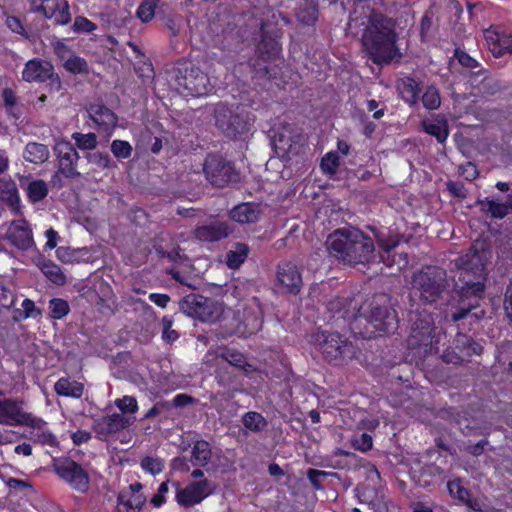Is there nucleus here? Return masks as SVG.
<instances>
[{"label": "nucleus", "mask_w": 512, "mask_h": 512, "mask_svg": "<svg viewBox=\"0 0 512 512\" xmlns=\"http://www.w3.org/2000/svg\"><path fill=\"white\" fill-rule=\"evenodd\" d=\"M362 26L361 48L374 64L384 66L400 61L402 53L397 45V22L377 9H367L359 17L350 16L349 26Z\"/></svg>", "instance_id": "f257e3e1"}, {"label": "nucleus", "mask_w": 512, "mask_h": 512, "mask_svg": "<svg viewBox=\"0 0 512 512\" xmlns=\"http://www.w3.org/2000/svg\"><path fill=\"white\" fill-rule=\"evenodd\" d=\"M457 266L459 275L454 288L461 300V305L451 311V319L453 322H458L469 318V323L472 324L485 315L483 310L478 311L479 300L485 289V262L482 255L471 248L458 258Z\"/></svg>", "instance_id": "f03ea898"}, {"label": "nucleus", "mask_w": 512, "mask_h": 512, "mask_svg": "<svg viewBox=\"0 0 512 512\" xmlns=\"http://www.w3.org/2000/svg\"><path fill=\"white\" fill-rule=\"evenodd\" d=\"M326 245L331 256L350 266L369 264L376 258L373 239L357 228L334 230L328 236Z\"/></svg>", "instance_id": "7ed1b4c3"}, {"label": "nucleus", "mask_w": 512, "mask_h": 512, "mask_svg": "<svg viewBox=\"0 0 512 512\" xmlns=\"http://www.w3.org/2000/svg\"><path fill=\"white\" fill-rule=\"evenodd\" d=\"M310 343L329 365L335 367L347 365L360 352L353 342L338 332L317 331L311 335Z\"/></svg>", "instance_id": "20e7f679"}, {"label": "nucleus", "mask_w": 512, "mask_h": 512, "mask_svg": "<svg viewBox=\"0 0 512 512\" xmlns=\"http://www.w3.org/2000/svg\"><path fill=\"white\" fill-rule=\"evenodd\" d=\"M356 319H365L373 328L368 334H389L398 328V317L390 298L386 294H376L368 303L362 304L355 314Z\"/></svg>", "instance_id": "39448f33"}, {"label": "nucleus", "mask_w": 512, "mask_h": 512, "mask_svg": "<svg viewBox=\"0 0 512 512\" xmlns=\"http://www.w3.org/2000/svg\"><path fill=\"white\" fill-rule=\"evenodd\" d=\"M449 287L447 273L437 266H425L413 273L412 292L427 304L437 303L443 299Z\"/></svg>", "instance_id": "423d86ee"}, {"label": "nucleus", "mask_w": 512, "mask_h": 512, "mask_svg": "<svg viewBox=\"0 0 512 512\" xmlns=\"http://www.w3.org/2000/svg\"><path fill=\"white\" fill-rule=\"evenodd\" d=\"M214 119L216 127L224 136L235 140H245L255 120L254 116L243 108H232L225 103L216 105Z\"/></svg>", "instance_id": "0eeeda50"}, {"label": "nucleus", "mask_w": 512, "mask_h": 512, "mask_svg": "<svg viewBox=\"0 0 512 512\" xmlns=\"http://www.w3.org/2000/svg\"><path fill=\"white\" fill-rule=\"evenodd\" d=\"M411 333L407 339L410 349H416L426 355L439 354V338L435 335L436 327L431 314L422 311H410Z\"/></svg>", "instance_id": "6e6552de"}, {"label": "nucleus", "mask_w": 512, "mask_h": 512, "mask_svg": "<svg viewBox=\"0 0 512 512\" xmlns=\"http://www.w3.org/2000/svg\"><path fill=\"white\" fill-rule=\"evenodd\" d=\"M25 402L20 398L6 397L0 390V425L26 426L33 429H41L46 423L42 418L24 409Z\"/></svg>", "instance_id": "1a4fd4ad"}, {"label": "nucleus", "mask_w": 512, "mask_h": 512, "mask_svg": "<svg viewBox=\"0 0 512 512\" xmlns=\"http://www.w3.org/2000/svg\"><path fill=\"white\" fill-rule=\"evenodd\" d=\"M203 171L210 184L217 188H225L240 181V172L235 164L219 154L206 156Z\"/></svg>", "instance_id": "9d476101"}, {"label": "nucleus", "mask_w": 512, "mask_h": 512, "mask_svg": "<svg viewBox=\"0 0 512 512\" xmlns=\"http://www.w3.org/2000/svg\"><path fill=\"white\" fill-rule=\"evenodd\" d=\"M174 80L178 89L186 95L201 97L207 95L211 90L210 79L199 67L180 65L174 70Z\"/></svg>", "instance_id": "9b49d317"}, {"label": "nucleus", "mask_w": 512, "mask_h": 512, "mask_svg": "<svg viewBox=\"0 0 512 512\" xmlns=\"http://www.w3.org/2000/svg\"><path fill=\"white\" fill-rule=\"evenodd\" d=\"M54 473L71 489L86 493L90 488L88 471L70 457H53L51 463Z\"/></svg>", "instance_id": "f8f14e48"}, {"label": "nucleus", "mask_w": 512, "mask_h": 512, "mask_svg": "<svg viewBox=\"0 0 512 512\" xmlns=\"http://www.w3.org/2000/svg\"><path fill=\"white\" fill-rule=\"evenodd\" d=\"M180 310L203 322H215L223 312L221 304L214 299L193 293L186 295L180 301Z\"/></svg>", "instance_id": "ddd939ff"}, {"label": "nucleus", "mask_w": 512, "mask_h": 512, "mask_svg": "<svg viewBox=\"0 0 512 512\" xmlns=\"http://www.w3.org/2000/svg\"><path fill=\"white\" fill-rule=\"evenodd\" d=\"M22 80L27 83H48L49 90L58 92L62 88L60 76L53 65L46 60L33 58L28 60L22 70Z\"/></svg>", "instance_id": "4468645a"}, {"label": "nucleus", "mask_w": 512, "mask_h": 512, "mask_svg": "<svg viewBox=\"0 0 512 512\" xmlns=\"http://www.w3.org/2000/svg\"><path fill=\"white\" fill-rule=\"evenodd\" d=\"M172 486L176 489L175 501L183 508L200 504L216 490V484L208 479L192 481L185 487H181L178 481H174Z\"/></svg>", "instance_id": "2eb2a0df"}, {"label": "nucleus", "mask_w": 512, "mask_h": 512, "mask_svg": "<svg viewBox=\"0 0 512 512\" xmlns=\"http://www.w3.org/2000/svg\"><path fill=\"white\" fill-rule=\"evenodd\" d=\"M54 153L58 162V170L53 175V178L58 177V175L68 179L80 176V173L77 171V164L80 158L79 153L69 141H58L54 146Z\"/></svg>", "instance_id": "dca6fc26"}, {"label": "nucleus", "mask_w": 512, "mask_h": 512, "mask_svg": "<svg viewBox=\"0 0 512 512\" xmlns=\"http://www.w3.org/2000/svg\"><path fill=\"white\" fill-rule=\"evenodd\" d=\"M276 285L284 293L299 294L303 286L300 267L291 261H280L276 269Z\"/></svg>", "instance_id": "f3484780"}, {"label": "nucleus", "mask_w": 512, "mask_h": 512, "mask_svg": "<svg viewBox=\"0 0 512 512\" xmlns=\"http://www.w3.org/2000/svg\"><path fill=\"white\" fill-rule=\"evenodd\" d=\"M34 12L41 13L56 25H67L71 21L70 7L67 0H30Z\"/></svg>", "instance_id": "a211bd4d"}, {"label": "nucleus", "mask_w": 512, "mask_h": 512, "mask_svg": "<svg viewBox=\"0 0 512 512\" xmlns=\"http://www.w3.org/2000/svg\"><path fill=\"white\" fill-rule=\"evenodd\" d=\"M134 421L135 417L113 413L94 419L92 430L99 440H106L110 435L121 432L133 425Z\"/></svg>", "instance_id": "6ab92c4d"}, {"label": "nucleus", "mask_w": 512, "mask_h": 512, "mask_svg": "<svg viewBox=\"0 0 512 512\" xmlns=\"http://www.w3.org/2000/svg\"><path fill=\"white\" fill-rule=\"evenodd\" d=\"M87 113L100 135L112 136L118 125V116L112 109L103 103H91L87 107Z\"/></svg>", "instance_id": "aec40b11"}, {"label": "nucleus", "mask_w": 512, "mask_h": 512, "mask_svg": "<svg viewBox=\"0 0 512 512\" xmlns=\"http://www.w3.org/2000/svg\"><path fill=\"white\" fill-rule=\"evenodd\" d=\"M7 239L11 245L22 251H27L35 245L31 225L26 219H18L11 223Z\"/></svg>", "instance_id": "412c9836"}, {"label": "nucleus", "mask_w": 512, "mask_h": 512, "mask_svg": "<svg viewBox=\"0 0 512 512\" xmlns=\"http://www.w3.org/2000/svg\"><path fill=\"white\" fill-rule=\"evenodd\" d=\"M230 233L229 225L222 221L197 226L193 231L194 237L201 242H217L227 238Z\"/></svg>", "instance_id": "4be33fe9"}, {"label": "nucleus", "mask_w": 512, "mask_h": 512, "mask_svg": "<svg viewBox=\"0 0 512 512\" xmlns=\"http://www.w3.org/2000/svg\"><path fill=\"white\" fill-rule=\"evenodd\" d=\"M397 89L401 99L410 107L420 102L422 83L413 76H405L397 82Z\"/></svg>", "instance_id": "5701e85b"}, {"label": "nucleus", "mask_w": 512, "mask_h": 512, "mask_svg": "<svg viewBox=\"0 0 512 512\" xmlns=\"http://www.w3.org/2000/svg\"><path fill=\"white\" fill-rule=\"evenodd\" d=\"M259 60L264 63L276 59L281 53V44L276 34L261 29V40L256 47Z\"/></svg>", "instance_id": "b1692460"}, {"label": "nucleus", "mask_w": 512, "mask_h": 512, "mask_svg": "<svg viewBox=\"0 0 512 512\" xmlns=\"http://www.w3.org/2000/svg\"><path fill=\"white\" fill-rule=\"evenodd\" d=\"M0 201L5 203L12 214L19 215L21 213V199L15 181L10 177L0 178Z\"/></svg>", "instance_id": "393cba45"}, {"label": "nucleus", "mask_w": 512, "mask_h": 512, "mask_svg": "<svg viewBox=\"0 0 512 512\" xmlns=\"http://www.w3.org/2000/svg\"><path fill=\"white\" fill-rule=\"evenodd\" d=\"M295 17L305 26H315L319 17L318 0H298L295 8Z\"/></svg>", "instance_id": "a878e982"}, {"label": "nucleus", "mask_w": 512, "mask_h": 512, "mask_svg": "<svg viewBox=\"0 0 512 512\" xmlns=\"http://www.w3.org/2000/svg\"><path fill=\"white\" fill-rule=\"evenodd\" d=\"M422 130L436 138L438 143H444L449 136V126L447 120L440 115L432 119H425L421 122Z\"/></svg>", "instance_id": "bb28decb"}, {"label": "nucleus", "mask_w": 512, "mask_h": 512, "mask_svg": "<svg viewBox=\"0 0 512 512\" xmlns=\"http://www.w3.org/2000/svg\"><path fill=\"white\" fill-rule=\"evenodd\" d=\"M231 218L241 224L256 223L259 221L261 211L254 203H242L234 207L230 212Z\"/></svg>", "instance_id": "cd10ccee"}, {"label": "nucleus", "mask_w": 512, "mask_h": 512, "mask_svg": "<svg viewBox=\"0 0 512 512\" xmlns=\"http://www.w3.org/2000/svg\"><path fill=\"white\" fill-rule=\"evenodd\" d=\"M453 344L455 349H457L461 355H463L464 360L474 355H481L484 349L479 342L475 341L471 336L464 333H457Z\"/></svg>", "instance_id": "c85d7f7f"}, {"label": "nucleus", "mask_w": 512, "mask_h": 512, "mask_svg": "<svg viewBox=\"0 0 512 512\" xmlns=\"http://www.w3.org/2000/svg\"><path fill=\"white\" fill-rule=\"evenodd\" d=\"M415 477H418V484L427 487L434 483L436 479H441L444 476V468L436 463H425L418 470H414Z\"/></svg>", "instance_id": "c756f323"}, {"label": "nucleus", "mask_w": 512, "mask_h": 512, "mask_svg": "<svg viewBox=\"0 0 512 512\" xmlns=\"http://www.w3.org/2000/svg\"><path fill=\"white\" fill-rule=\"evenodd\" d=\"M212 457L211 445L204 439H197L191 445L190 462L195 467H205Z\"/></svg>", "instance_id": "7c9ffc66"}, {"label": "nucleus", "mask_w": 512, "mask_h": 512, "mask_svg": "<svg viewBox=\"0 0 512 512\" xmlns=\"http://www.w3.org/2000/svg\"><path fill=\"white\" fill-rule=\"evenodd\" d=\"M57 395L79 399L84 393V385L69 377H61L54 385Z\"/></svg>", "instance_id": "2f4dec72"}, {"label": "nucleus", "mask_w": 512, "mask_h": 512, "mask_svg": "<svg viewBox=\"0 0 512 512\" xmlns=\"http://www.w3.org/2000/svg\"><path fill=\"white\" fill-rule=\"evenodd\" d=\"M37 266L43 275L54 285L64 286L67 283V277L61 268L53 261L40 259Z\"/></svg>", "instance_id": "473e14b6"}, {"label": "nucleus", "mask_w": 512, "mask_h": 512, "mask_svg": "<svg viewBox=\"0 0 512 512\" xmlns=\"http://www.w3.org/2000/svg\"><path fill=\"white\" fill-rule=\"evenodd\" d=\"M48 146L38 142H28L23 151V158L32 164H42L49 158Z\"/></svg>", "instance_id": "72a5a7b5"}, {"label": "nucleus", "mask_w": 512, "mask_h": 512, "mask_svg": "<svg viewBox=\"0 0 512 512\" xmlns=\"http://www.w3.org/2000/svg\"><path fill=\"white\" fill-rule=\"evenodd\" d=\"M263 320L255 314H244V319L240 320L235 328V333L242 337H250L262 329Z\"/></svg>", "instance_id": "f704fd0d"}, {"label": "nucleus", "mask_w": 512, "mask_h": 512, "mask_svg": "<svg viewBox=\"0 0 512 512\" xmlns=\"http://www.w3.org/2000/svg\"><path fill=\"white\" fill-rule=\"evenodd\" d=\"M145 503V498L137 493H122L117 497L119 512H140Z\"/></svg>", "instance_id": "c9c22d12"}, {"label": "nucleus", "mask_w": 512, "mask_h": 512, "mask_svg": "<svg viewBox=\"0 0 512 512\" xmlns=\"http://www.w3.org/2000/svg\"><path fill=\"white\" fill-rule=\"evenodd\" d=\"M27 200L31 204L43 201L49 194L48 184L43 179L30 181L25 188Z\"/></svg>", "instance_id": "e433bc0d"}, {"label": "nucleus", "mask_w": 512, "mask_h": 512, "mask_svg": "<svg viewBox=\"0 0 512 512\" xmlns=\"http://www.w3.org/2000/svg\"><path fill=\"white\" fill-rule=\"evenodd\" d=\"M250 248L248 244L237 242L233 250L226 254V264L230 269H238L247 259Z\"/></svg>", "instance_id": "4c0bfd02"}, {"label": "nucleus", "mask_w": 512, "mask_h": 512, "mask_svg": "<svg viewBox=\"0 0 512 512\" xmlns=\"http://www.w3.org/2000/svg\"><path fill=\"white\" fill-rule=\"evenodd\" d=\"M476 204L480 206L483 213L490 215L493 219H503L508 215V210L505 208L504 202H497L494 199H478Z\"/></svg>", "instance_id": "58836bf2"}, {"label": "nucleus", "mask_w": 512, "mask_h": 512, "mask_svg": "<svg viewBox=\"0 0 512 512\" xmlns=\"http://www.w3.org/2000/svg\"><path fill=\"white\" fill-rule=\"evenodd\" d=\"M242 424L245 429L253 433H261L266 430L268 422L265 417L256 411H248L242 416Z\"/></svg>", "instance_id": "ea45409f"}, {"label": "nucleus", "mask_w": 512, "mask_h": 512, "mask_svg": "<svg viewBox=\"0 0 512 512\" xmlns=\"http://www.w3.org/2000/svg\"><path fill=\"white\" fill-rule=\"evenodd\" d=\"M489 48L495 57H501L505 53L512 54V34H496L490 38Z\"/></svg>", "instance_id": "a19ab883"}, {"label": "nucleus", "mask_w": 512, "mask_h": 512, "mask_svg": "<svg viewBox=\"0 0 512 512\" xmlns=\"http://www.w3.org/2000/svg\"><path fill=\"white\" fill-rule=\"evenodd\" d=\"M222 357L230 365L243 370L246 374L255 370L253 365L247 361L246 356L243 353H241L235 349H227L223 353Z\"/></svg>", "instance_id": "79ce46f5"}, {"label": "nucleus", "mask_w": 512, "mask_h": 512, "mask_svg": "<svg viewBox=\"0 0 512 512\" xmlns=\"http://www.w3.org/2000/svg\"><path fill=\"white\" fill-rule=\"evenodd\" d=\"M48 310V315L52 320H61L71 311L68 301L63 298L50 299L48 302Z\"/></svg>", "instance_id": "37998d69"}, {"label": "nucleus", "mask_w": 512, "mask_h": 512, "mask_svg": "<svg viewBox=\"0 0 512 512\" xmlns=\"http://www.w3.org/2000/svg\"><path fill=\"white\" fill-rule=\"evenodd\" d=\"M458 63L474 75H480L485 72L481 64L474 58H472L466 51L456 49L454 53Z\"/></svg>", "instance_id": "c03bdc74"}, {"label": "nucleus", "mask_w": 512, "mask_h": 512, "mask_svg": "<svg viewBox=\"0 0 512 512\" xmlns=\"http://www.w3.org/2000/svg\"><path fill=\"white\" fill-rule=\"evenodd\" d=\"M420 101L423 104V107L427 110H436L441 105V96L440 91L435 85H428L422 96H420Z\"/></svg>", "instance_id": "a18cd8bd"}, {"label": "nucleus", "mask_w": 512, "mask_h": 512, "mask_svg": "<svg viewBox=\"0 0 512 512\" xmlns=\"http://www.w3.org/2000/svg\"><path fill=\"white\" fill-rule=\"evenodd\" d=\"M64 68L71 74H86L88 73L87 61L76 55L71 54L63 63Z\"/></svg>", "instance_id": "49530a36"}, {"label": "nucleus", "mask_w": 512, "mask_h": 512, "mask_svg": "<svg viewBox=\"0 0 512 512\" xmlns=\"http://www.w3.org/2000/svg\"><path fill=\"white\" fill-rule=\"evenodd\" d=\"M72 139L75 141L76 146L81 150H93L97 147V136L93 132L86 134L74 132Z\"/></svg>", "instance_id": "de8ad7c7"}, {"label": "nucleus", "mask_w": 512, "mask_h": 512, "mask_svg": "<svg viewBox=\"0 0 512 512\" xmlns=\"http://www.w3.org/2000/svg\"><path fill=\"white\" fill-rule=\"evenodd\" d=\"M86 158L90 164H93L102 170L116 166L109 154L106 152L96 151L93 153H87Z\"/></svg>", "instance_id": "09e8293b"}, {"label": "nucleus", "mask_w": 512, "mask_h": 512, "mask_svg": "<svg viewBox=\"0 0 512 512\" xmlns=\"http://www.w3.org/2000/svg\"><path fill=\"white\" fill-rule=\"evenodd\" d=\"M111 152L118 160H124L131 157L133 148L128 141L115 139L110 146Z\"/></svg>", "instance_id": "8fccbe9b"}, {"label": "nucleus", "mask_w": 512, "mask_h": 512, "mask_svg": "<svg viewBox=\"0 0 512 512\" xmlns=\"http://www.w3.org/2000/svg\"><path fill=\"white\" fill-rule=\"evenodd\" d=\"M159 0H143L137 8L136 15L142 22L153 19Z\"/></svg>", "instance_id": "3c124183"}, {"label": "nucleus", "mask_w": 512, "mask_h": 512, "mask_svg": "<svg viewBox=\"0 0 512 512\" xmlns=\"http://www.w3.org/2000/svg\"><path fill=\"white\" fill-rule=\"evenodd\" d=\"M449 494L459 502L463 503L470 496V491L462 485L460 479H454L447 482Z\"/></svg>", "instance_id": "603ef678"}, {"label": "nucleus", "mask_w": 512, "mask_h": 512, "mask_svg": "<svg viewBox=\"0 0 512 512\" xmlns=\"http://www.w3.org/2000/svg\"><path fill=\"white\" fill-rule=\"evenodd\" d=\"M116 407L121 411L120 414H135L138 409V402L135 397L125 395L122 398H117L115 400Z\"/></svg>", "instance_id": "864d4df0"}, {"label": "nucleus", "mask_w": 512, "mask_h": 512, "mask_svg": "<svg viewBox=\"0 0 512 512\" xmlns=\"http://www.w3.org/2000/svg\"><path fill=\"white\" fill-rule=\"evenodd\" d=\"M141 468L152 475L160 474L164 469V461L158 457L146 456L140 462Z\"/></svg>", "instance_id": "5fc2aeb1"}, {"label": "nucleus", "mask_w": 512, "mask_h": 512, "mask_svg": "<svg viewBox=\"0 0 512 512\" xmlns=\"http://www.w3.org/2000/svg\"><path fill=\"white\" fill-rule=\"evenodd\" d=\"M351 301L348 297L336 296L328 302L327 308L334 314H342L343 317L347 316Z\"/></svg>", "instance_id": "6e6d98bb"}, {"label": "nucleus", "mask_w": 512, "mask_h": 512, "mask_svg": "<svg viewBox=\"0 0 512 512\" xmlns=\"http://www.w3.org/2000/svg\"><path fill=\"white\" fill-rule=\"evenodd\" d=\"M327 476L337 477V473L326 472V471L317 470V469H313V468H310L307 471V478H308L309 482L311 483L312 487L317 491L323 489V486L320 482V478L327 477Z\"/></svg>", "instance_id": "4d7b16f0"}, {"label": "nucleus", "mask_w": 512, "mask_h": 512, "mask_svg": "<svg viewBox=\"0 0 512 512\" xmlns=\"http://www.w3.org/2000/svg\"><path fill=\"white\" fill-rule=\"evenodd\" d=\"M340 165L337 152H328L321 160V168L328 173H335Z\"/></svg>", "instance_id": "13d9d810"}, {"label": "nucleus", "mask_w": 512, "mask_h": 512, "mask_svg": "<svg viewBox=\"0 0 512 512\" xmlns=\"http://www.w3.org/2000/svg\"><path fill=\"white\" fill-rule=\"evenodd\" d=\"M22 311H19L22 319L33 318L36 319L42 316V311L39 308H36L34 301L31 299H24L22 301Z\"/></svg>", "instance_id": "bf43d9fd"}, {"label": "nucleus", "mask_w": 512, "mask_h": 512, "mask_svg": "<svg viewBox=\"0 0 512 512\" xmlns=\"http://www.w3.org/2000/svg\"><path fill=\"white\" fill-rule=\"evenodd\" d=\"M97 29V25L84 16H77L73 23L76 33H91Z\"/></svg>", "instance_id": "052dcab7"}, {"label": "nucleus", "mask_w": 512, "mask_h": 512, "mask_svg": "<svg viewBox=\"0 0 512 512\" xmlns=\"http://www.w3.org/2000/svg\"><path fill=\"white\" fill-rule=\"evenodd\" d=\"M357 497L361 503H366L368 505H374L375 500L377 499V493L374 489H371L367 486L358 485L356 488Z\"/></svg>", "instance_id": "680f3d73"}, {"label": "nucleus", "mask_w": 512, "mask_h": 512, "mask_svg": "<svg viewBox=\"0 0 512 512\" xmlns=\"http://www.w3.org/2000/svg\"><path fill=\"white\" fill-rule=\"evenodd\" d=\"M6 26L13 32L20 36H22L25 39L29 38V34L26 31L22 21L17 16H8L6 18Z\"/></svg>", "instance_id": "e2e57ef3"}, {"label": "nucleus", "mask_w": 512, "mask_h": 512, "mask_svg": "<svg viewBox=\"0 0 512 512\" xmlns=\"http://www.w3.org/2000/svg\"><path fill=\"white\" fill-rule=\"evenodd\" d=\"M169 483H170L169 480L162 482L160 484V486L158 487L157 493H155L153 495V497L151 498L150 502L154 507L160 508L161 506H163L166 503L165 495L169 491Z\"/></svg>", "instance_id": "0e129e2a"}, {"label": "nucleus", "mask_w": 512, "mask_h": 512, "mask_svg": "<svg viewBox=\"0 0 512 512\" xmlns=\"http://www.w3.org/2000/svg\"><path fill=\"white\" fill-rule=\"evenodd\" d=\"M443 362L447 364H461L464 361L463 355L459 351H455L453 348L448 347L440 355Z\"/></svg>", "instance_id": "69168bd1"}, {"label": "nucleus", "mask_w": 512, "mask_h": 512, "mask_svg": "<svg viewBox=\"0 0 512 512\" xmlns=\"http://www.w3.org/2000/svg\"><path fill=\"white\" fill-rule=\"evenodd\" d=\"M446 186H447V190L449 191V193L452 196L461 198V199L466 198L467 190H466L464 184L450 180L446 183Z\"/></svg>", "instance_id": "338daca9"}, {"label": "nucleus", "mask_w": 512, "mask_h": 512, "mask_svg": "<svg viewBox=\"0 0 512 512\" xmlns=\"http://www.w3.org/2000/svg\"><path fill=\"white\" fill-rule=\"evenodd\" d=\"M170 467L172 470L180 472L182 474L188 473L191 469L189 460L183 456L174 457L171 460Z\"/></svg>", "instance_id": "774afa93"}]
</instances>
